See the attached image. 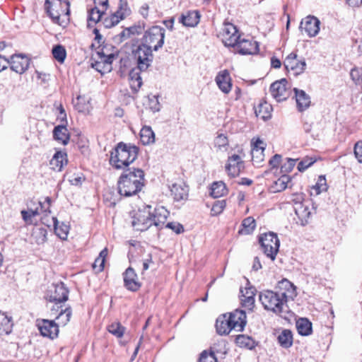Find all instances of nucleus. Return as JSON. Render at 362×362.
Returning <instances> with one entry per match:
<instances>
[{
    "instance_id": "obj_1",
    "label": "nucleus",
    "mask_w": 362,
    "mask_h": 362,
    "mask_svg": "<svg viewBox=\"0 0 362 362\" xmlns=\"http://www.w3.org/2000/svg\"><path fill=\"white\" fill-rule=\"evenodd\" d=\"M151 206H146L142 210H139L132 217V225L138 231H145L151 226L157 230L163 228L169 215L168 211L163 206H159L151 211Z\"/></svg>"
},
{
    "instance_id": "obj_2",
    "label": "nucleus",
    "mask_w": 362,
    "mask_h": 362,
    "mask_svg": "<svg viewBox=\"0 0 362 362\" xmlns=\"http://www.w3.org/2000/svg\"><path fill=\"white\" fill-rule=\"evenodd\" d=\"M144 185V173L139 168L127 169L120 175L117 187L123 197H131L140 192Z\"/></svg>"
},
{
    "instance_id": "obj_3",
    "label": "nucleus",
    "mask_w": 362,
    "mask_h": 362,
    "mask_svg": "<svg viewBox=\"0 0 362 362\" xmlns=\"http://www.w3.org/2000/svg\"><path fill=\"white\" fill-rule=\"evenodd\" d=\"M138 153L136 146L119 143L110 153V163L116 169H123L136 159Z\"/></svg>"
},
{
    "instance_id": "obj_4",
    "label": "nucleus",
    "mask_w": 362,
    "mask_h": 362,
    "mask_svg": "<svg viewBox=\"0 0 362 362\" xmlns=\"http://www.w3.org/2000/svg\"><path fill=\"white\" fill-rule=\"evenodd\" d=\"M45 8L54 23L65 26L69 21L70 3L68 0H46Z\"/></svg>"
},
{
    "instance_id": "obj_5",
    "label": "nucleus",
    "mask_w": 362,
    "mask_h": 362,
    "mask_svg": "<svg viewBox=\"0 0 362 362\" xmlns=\"http://www.w3.org/2000/svg\"><path fill=\"white\" fill-rule=\"evenodd\" d=\"M117 57V54L107 53L105 49L102 48L92 55L90 66L101 74L109 73L112 69V62Z\"/></svg>"
},
{
    "instance_id": "obj_6",
    "label": "nucleus",
    "mask_w": 362,
    "mask_h": 362,
    "mask_svg": "<svg viewBox=\"0 0 362 362\" xmlns=\"http://www.w3.org/2000/svg\"><path fill=\"white\" fill-rule=\"evenodd\" d=\"M259 298L264 309L276 314H280L284 311L286 305L285 299L281 298L276 291H264L259 293Z\"/></svg>"
},
{
    "instance_id": "obj_7",
    "label": "nucleus",
    "mask_w": 362,
    "mask_h": 362,
    "mask_svg": "<svg viewBox=\"0 0 362 362\" xmlns=\"http://www.w3.org/2000/svg\"><path fill=\"white\" fill-rule=\"evenodd\" d=\"M165 29L160 26H153L146 31L141 45L151 50L158 51L164 43Z\"/></svg>"
},
{
    "instance_id": "obj_8",
    "label": "nucleus",
    "mask_w": 362,
    "mask_h": 362,
    "mask_svg": "<svg viewBox=\"0 0 362 362\" xmlns=\"http://www.w3.org/2000/svg\"><path fill=\"white\" fill-rule=\"evenodd\" d=\"M132 57L136 62V67L141 71H146L153 59L152 50L141 44L132 51Z\"/></svg>"
},
{
    "instance_id": "obj_9",
    "label": "nucleus",
    "mask_w": 362,
    "mask_h": 362,
    "mask_svg": "<svg viewBox=\"0 0 362 362\" xmlns=\"http://www.w3.org/2000/svg\"><path fill=\"white\" fill-rule=\"evenodd\" d=\"M263 252L272 260H274L279 251L280 242L274 233H265L259 238Z\"/></svg>"
},
{
    "instance_id": "obj_10",
    "label": "nucleus",
    "mask_w": 362,
    "mask_h": 362,
    "mask_svg": "<svg viewBox=\"0 0 362 362\" xmlns=\"http://www.w3.org/2000/svg\"><path fill=\"white\" fill-rule=\"evenodd\" d=\"M68 296L69 290L62 282L52 284L46 294V298L56 304L66 301Z\"/></svg>"
},
{
    "instance_id": "obj_11",
    "label": "nucleus",
    "mask_w": 362,
    "mask_h": 362,
    "mask_svg": "<svg viewBox=\"0 0 362 362\" xmlns=\"http://www.w3.org/2000/svg\"><path fill=\"white\" fill-rule=\"evenodd\" d=\"M303 199L302 194H296V198H294L293 201L294 202L293 207L295 213L300 221L301 225L305 226L308 222L311 212L308 205L302 202Z\"/></svg>"
},
{
    "instance_id": "obj_12",
    "label": "nucleus",
    "mask_w": 362,
    "mask_h": 362,
    "mask_svg": "<svg viewBox=\"0 0 362 362\" xmlns=\"http://www.w3.org/2000/svg\"><path fill=\"white\" fill-rule=\"evenodd\" d=\"M276 290L281 298L285 299L286 304L288 300H293L297 296L296 286L286 279L278 282Z\"/></svg>"
},
{
    "instance_id": "obj_13",
    "label": "nucleus",
    "mask_w": 362,
    "mask_h": 362,
    "mask_svg": "<svg viewBox=\"0 0 362 362\" xmlns=\"http://www.w3.org/2000/svg\"><path fill=\"white\" fill-rule=\"evenodd\" d=\"M222 41L227 47H233L240 37L237 28L230 23H226L221 33Z\"/></svg>"
},
{
    "instance_id": "obj_14",
    "label": "nucleus",
    "mask_w": 362,
    "mask_h": 362,
    "mask_svg": "<svg viewBox=\"0 0 362 362\" xmlns=\"http://www.w3.org/2000/svg\"><path fill=\"white\" fill-rule=\"evenodd\" d=\"M8 62L12 71L23 74L28 69L30 59L25 54H15L10 57Z\"/></svg>"
},
{
    "instance_id": "obj_15",
    "label": "nucleus",
    "mask_w": 362,
    "mask_h": 362,
    "mask_svg": "<svg viewBox=\"0 0 362 362\" xmlns=\"http://www.w3.org/2000/svg\"><path fill=\"white\" fill-rule=\"evenodd\" d=\"M284 66L286 69H291L295 74H302L306 67V63L304 58H298L296 53L291 52L284 60Z\"/></svg>"
},
{
    "instance_id": "obj_16",
    "label": "nucleus",
    "mask_w": 362,
    "mask_h": 362,
    "mask_svg": "<svg viewBox=\"0 0 362 362\" xmlns=\"http://www.w3.org/2000/svg\"><path fill=\"white\" fill-rule=\"evenodd\" d=\"M288 81L285 78L274 82L270 87L272 95L277 102L285 100L289 96L290 92L287 88Z\"/></svg>"
},
{
    "instance_id": "obj_17",
    "label": "nucleus",
    "mask_w": 362,
    "mask_h": 362,
    "mask_svg": "<svg viewBox=\"0 0 362 362\" xmlns=\"http://www.w3.org/2000/svg\"><path fill=\"white\" fill-rule=\"evenodd\" d=\"M235 52L240 54H254L259 50V45L257 42L240 37L237 44L233 47Z\"/></svg>"
},
{
    "instance_id": "obj_18",
    "label": "nucleus",
    "mask_w": 362,
    "mask_h": 362,
    "mask_svg": "<svg viewBox=\"0 0 362 362\" xmlns=\"http://www.w3.org/2000/svg\"><path fill=\"white\" fill-rule=\"evenodd\" d=\"M38 329L43 337L54 339L59 334V325L54 320H42L38 321Z\"/></svg>"
},
{
    "instance_id": "obj_19",
    "label": "nucleus",
    "mask_w": 362,
    "mask_h": 362,
    "mask_svg": "<svg viewBox=\"0 0 362 362\" xmlns=\"http://www.w3.org/2000/svg\"><path fill=\"white\" fill-rule=\"evenodd\" d=\"M320 23V21L316 17L309 16L302 20L300 29L301 31L304 30L309 37H315L319 33Z\"/></svg>"
},
{
    "instance_id": "obj_20",
    "label": "nucleus",
    "mask_w": 362,
    "mask_h": 362,
    "mask_svg": "<svg viewBox=\"0 0 362 362\" xmlns=\"http://www.w3.org/2000/svg\"><path fill=\"white\" fill-rule=\"evenodd\" d=\"M244 168V162L238 155L233 154L228 157L226 170L230 177H237Z\"/></svg>"
},
{
    "instance_id": "obj_21",
    "label": "nucleus",
    "mask_w": 362,
    "mask_h": 362,
    "mask_svg": "<svg viewBox=\"0 0 362 362\" xmlns=\"http://www.w3.org/2000/svg\"><path fill=\"white\" fill-rule=\"evenodd\" d=\"M229 322L232 324V327L238 332H242L246 324L247 317L245 312L242 310H235L228 314Z\"/></svg>"
},
{
    "instance_id": "obj_22",
    "label": "nucleus",
    "mask_w": 362,
    "mask_h": 362,
    "mask_svg": "<svg viewBox=\"0 0 362 362\" xmlns=\"http://www.w3.org/2000/svg\"><path fill=\"white\" fill-rule=\"evenodd\" d=\"M124 282L125 287L132 291H136L141 287V284L138 281L137 275L134 269L129 267L124 274Z\"/></svg>"
},
{
    "instance_id": "obj_23",
    "label": "nucleus",
    "mask_w": 362,
    "mask_h": 362,
    "mask_svg": "<svg viewBox=\"0 0 362 362\" xmlns=\"http://www.w3.org/2000/svg\"><path fill=\"white\" fill-rule=\"evenodd\" d=\"M216 82L218 88L224 93H228L232 88L230 74L227 70L218 73L216 77Z\"/></svg>"
},
{
    "instance_id": "obj_24",
    "label": "nucleus",
    "mask_w": 362,
    "mask_h": 362,
    "mask_svg": "<svg viewBox=\"0 0 362 362\" xmlns=\"http://www.w3.org/2000/svg\"><path fill=\"white\" fill-rule=\"evenodd\" d=\"M171 194L175 201L186 199L188 197V187L183 182H178L172 185Z\"/></svg>"
},
{
    "instance_id": "obj_25",
    "label": "nucleus",
    "mask_w": 362,
    "mask_h": 362,
    "mask_svg": "<svg viewBox=\"0 0 362 362\" xmlns=\"http://www.w3.org/2000/svg\"><path fill=\"white\" fill-rule=\"evenodd\" d=\"M240 301L243 307L252 310L255 305V288H245V290H240Z\"/></svg>"
},
{
    "instance_id": "obj_26",
    "label": "nucleus",
    "mask_w": 362,
    "mask_h": 362,
    "mask_svg": "<svg viewBox=\"0 0 362 362\" xmlns=\"http://www.w3.org/2000/svg\"><path fill=\"white\" fill-rule=\"evenodd\" d=\"M199 17L197 11H189L181 15L179 22L186 27H194L199 23Z\"/></svg>"
},
{
    "instance_id": "obj_27",
    "label": "nucleus",
    "mask_w": 362,
    "mask_h": 362,
    "mask_svg": "<svg viewBox=\"0 0 362 362\" xmlns=\"http://www.w3.org/2000/svg\"><path fill=\"white\" fill-rule=\"evenodd\" d=\"M228 314H223L219 316L216 322V328L217 332L221 335L228 334L229 332L234 329L232 324L229 322Z\"/></svg>"
},
{
    "instance_id": "obj_28",
    "label": "nucleus",
    "mask_w": 362,
    "mask_h": 362,
    "mask_svg": "<svg viewBox=\"0 0 362 362\" xmlns=\"http://www.w3.org/2000/svg\"><path fill=\"white\" fill-rule=\"evenodd\" d=\"M66 163V154L62 151H57L49 161L50 168L54 171L59 172Z\"/></svg>"
},
{
    "instance_id": "obj_29",
    "label": "nucleus",
    "mask_w": 362,
    "mask_h": 362,
    "mask_svg": "<svg viewBox=\"0 0 362 362\" xmlns=\"http://www.w3.org/2000/svg\"><path fill=\"white\" fill-rule=\"evenodd\" d=\"M293 91L295 92V97L298 110L300 111H303L307 109L310 104V96L304 90H298L296 88L293 89Z\"/></svg>"
},
{
    "instance_id": "obj_30",
    "label": "nucleus",
    "mask_w": 362,
    "mask_h": 362,
    "mask_svg": "<svg viewBox=\"0 0 362 362\" xmlns=\"http://www.w3.org/2000/svg\"><path fill=\"white\" fill-rule=\"evenodd\" d=\"M53 136L55 140L62 144L66 145L69 141V134L64 124L58 125L53 130Z\"/></svg>"
},
{
    "instance_id": "obj_31",
    "label": "nucleus",
    "mask_w": 362,
    "mask_h": 362,
    "mask_svg": "<svg viewBox=\"0 0 362 362\" xmlns=\"http://www.w3.org/2000/svg\"><path fill=\"white\" fill-rule=\"evenodd\" d=\"M141 71H142L139 69L136 66L132 69V70L129 71V83L131 88L134 91H137L142 85V79L140 75Z\"/></svg>"
},
{
    "instance_id": "obj_32",
    "label": "nucleus",
    "mask_w": 362,
    "mask_h": 362,
    "mask_svg": "<svg viewBox=\"0 0 362 362\" xmlns=\"http://www.w3.org/2000/svg\"><path fill=\"white\" fill-rule=\"evenodd\" d=\"M73 104L78 112L88 113L90 112L89 99L84 95H78L76 99H74Z\"/></svg>"
},
{
    "instance_id": "obj_33",
    "label": "nucleus",
    "mask_w": 362,
    "mask_h": 362,
    "mask_svg": "<svg viewBox=\"0 0 362 362\" xmlns=\"http://www.w3.org/2000/svg\"><path fill=\"white\" fill-rule=\"evenodd\" d=\"M52 219L56 235L62 240H66L68 237L69 226L64 223H59L56 217H52Z\"/></svg>"
},
{
    "instance_id": "obj_34",
    "label": "nucleus",
    "mask_w": 362,
    "mask_h": 362,
    "mask_svg": "<svg viewBox=\"0 0 362 362\" xmlns=\"http://www.w3.org/2000/svg\"><path fill=\"white\" fill-rule=\"evenodd\" d=\"M228 192V189L225 183L222 181L214 182L211 187L210 194L214 198H218L226 195Z\"/></svg>"
},
{
    "instance_id": "obj_35",
    "label": "nucleus",
    "mask_w": 362,
    "mask_h": 362,
    "mask_svg": "<svg viewBox=\"0 0 362 362\" xmlns=\"http://www.w3.org/2000/svg\"><path fill=\"white\" fill-rule=\"evenodd\" d=\"M296 328L298 333L303 336H308L312 333V323L306 318H300L297 320Z\"/></svg>"
},
{
    "instance_id": "obj_36",
    "label": "nucleus",
    "mask_w": 362,
    "mask_h": 362,
    "mask_svg": "<svg viewBox=\"0 0 362 362\" xmlns=\"http://www.w3.org/2000/svg\"><path fill=\"white\" fill-rule=\"evenodd\" d=\"M47 230L43 228L34 229L31 235V241L37 245H42L47 241Z\"/></svg>"
},
{
    "instance_id": "obj_37",
    "label": "nucleus",
    "mask_w": 362,
    "mask_h": 362,
    "mask_svg": "<svg viewBox=\"0 0 362 362\" xmlns=\"http://www.w3.org/2000/svg\"><path fill=\"white\" fill-rule=\"evenodd\" d=\"M12 327L11 317L0 311V334H8L12 330Z\"/></svg>"
},
{
    "instance_id": "obj_38",
    "label": "nucleus",
    "mask_w": 362,
    "mask_h": 362,
    "mask_svg": "<svg viewBox=\"0 0 362 362\" xmlns=\"http://www.w3.org/2000/svg\"><path fill=\"white\" fill-rule=\"evenodd\" d=\"M140 138L144 145H149L155 141V134L150 127H144L141 129Z\"/></svg>"
},
{
    "instance_id": "obj_39",
    "label": "nucleus",
    "mask_w": 362,
    "mask_h": 362,
    "mask_svg": "<svg viewBox=\"0 0 362 362\" xmlns=\"http://www.w3.org/2000/svg\"><path fill=\"white\" fill-rule=\"evenodd\" d=\"M235 342L240 347L252 349L255 347V341L250 337L245 334L238 335L235 338Z\"/></svg>"
},
{
    "instance_id": "obj_40",
    "label": "nucleus",
    "mask_w": 362,
    "mask_h": 362,
    "mask_svg": "<svg viewBox=\"0 0 362 362\" xmlns=\"http://www.w3.org/2000/svg\"><path fill=\"white\" fill-rule=\"evenodd\" d=\"M278 341L284 348H288L293 344V334L291 330L284 329L278 336Z\"/></svg>"
},
{
    "instance_id": "obj_41",
    "label": "nucleus",
    "mask_w": 362,
    "mask_h": 362,
    "mask_svg": "<svg viewBox=\"0 0 362 362\" xmlns=\"http://www.w3.org/2000/svg\"><path fill=\"white\" fill-rule=\"evenodd\" d=\"M291 181V177L287 175H281L277 180H276L272 189L274 192H281L284 190L288 185V183Z\"/></svg>"
},
{
    "instance_id": "obj_42",
    "label": "nucleus",
    "mask_w": 362,
    "mask_h": 362,
    "mask_svg": "<svg viewBox=\"0 0 362 362\" xmlns=\"http://www.w3.org/2000/svg\"><path fill=\"white\" fill-rule=\"evenodd\" d=\"M271 110L272 106L267 103H264L258 105L255 110V113L257 117L265 121L271 117Z\"/></svg>"
},
{
    "instance_id": "obj_43",
    "label": "nucleus",
    "mask_w": 362,
    "mask_h": 362,
    "mask_svg": "<svg viewBox=\"0 0 362 362\" xmlns=\"http://www.w3.org/2000/svg\"><path fill=\"white\" fill-rule=\"evenodd\" d=\"M327 189V185L325 177L321 175L318 177L316 184L312 187L310 194L317 196L322 192H325Z\"/></svg>"
},
{
    "instance_id": "obj_44",
    "label": "nucleus",
    "mask_w": 362,
    "mask_h": 362,
    "mask_svg": "<svg viewBox=\"0 0 362 362\" xmlns=\"http://www.w3.org/2000/svg\"><path fill=\"white\" fill-rule=\"evenodd\" d=\"M72 315V311L71 308H66L65 309H62L60 313L56 317V322L59 326H65L70 320L71 316Z\"/></svg>"
},
{
    "instance_id": "obj_45",
    "label": "nucleus",
    "mask_w": 362,
    "mask_h": 362,
    "mask_svg": "<svg viewBox=\"0 0 362 362\" xmlns=\"http://www.w3.org/2000/svg\"><path fill=\"white\" fill-rule=\"evenodd\" d=\"M104 12V10H100L98 7H94L90 9L88 11V26H90L91 23L95 24L98 23L100 20Z\"/></svg>"
},
{
    "instance_id": "obj_46",
    "label": "nucleus",
    "mask_w": 362,
    "mask_h": 362,
    "mask_svg": "<svg viewBox=\"0 0 362 362\" xmlns=\"http://www.w3.org/2000/svg\"><path fill=\"white\" fill-rule=\"evenodd\" d=\"M107 255V249H103L99 254V256L95 259L93 268L97 272H100L104 269L105 257Z\"/></svg>"
},
{
    "instance_id": "obj_47",
    "label": "nucleus",
    "mask_w": 362,
    "mask_h": 362,
    "mask_svg": "<svg viewBox=\"0 0 362 362\" xmlns=\"http://www.w3.org/2000/svg\"><path fill=\"white\" fill-rule=\"evenodd\" d=\"M52 54L56 60L60 63H63L66 56V52L62 45H57L53 47Z\"/></svg>"
},
{
    "instance_id": "obj_48",
    "label": "nucleus",
    "mask_w": 362,
    "mask_h": 362,
    "mask_svg": "<svg viewBox=\"0 0 362 362\" xmlns=\"http://www.w3.org/2000/svg\"><path fill=\"white\" fill-rule=\"evenodd\" d=\"M110 333L118 338H121L125 332V328L119 322H113L107 327Z\"/></svg>"
},
{
    "instance_id": "obj_49",
    "label": "nucleus",
    "mask_w": 362,
    "mask_h": 362,
    "mask_svg": "<svg viewBox=\"0 0 362 362\" xmlns=\"http://www.w3.org/2000/svg\"><path fill=\"white\" fill-rule=\"evenodd\" d=\"M242 226L243 228L240 230V233L249 234L252 232L256 226L255 220L252 217L249 216L243 221Z\"/></svg>"
},
{
    "instance_id": "obj_50",
    "label": "nucleus",
    "mask_w": 362,
    "mask_h": 362,
    "mask_svg": "<svg viewBox=\"0 0 362 362\" xmlns=\"http://www.w3.org/2000/svg\"><path fill=\"white\" fill-rule=\"evenodd\" d=\"M214 146L219 151H226L228 146V140L224 134L218 135L214 140Z\"/></svg>"
},
{
    "instance_id": "obj_51",
    "label": "nucleus",
    "mask_w": 362,
    "mask_h": 362,
    "mask_svg": "<svg viewBox=\"0 0 362 362\" xmlns=\"http://www.w3.org/2000/svg\"><path fill=\"white\" fill-rule=\"evenodd\" d=\"M117 15L120 16V18H125L131 13V10L128 6L127 1L120 0L117 11L115 12Z\"/></svg>"
},
{
    "instance_id": "obj_52",
    "label": "nucleus",
    "mask_w": 362,
    "mask_h": 362,
    "mask_svg": "<svg viewBox=\"0 0 362 362\" xmlns=\"http://www.w3.org/2000/svg\"><path fill=\"white\" fill-rule=\"evenodd\" d=\"M122 18L117 15L115 13L112 14L110 17L105 18L103 22L106 28H110L117 25Z\"/></svg>"
},
{
    "instance_id": "obj_53",
    "label": "nucleus",
    "mask_w": 362,
    "mask_h": 362,
    "mask_svg": "<svg viewBox=\"0 0 362 362\" xmlns=\"http://www.w3.org/2000/svg\"><path fill=\"white\" fill-rule=\"evenodd\" d=\"M315 161L316 159L306 156L298 163L297 168L300 172H303L311 166Z\"/></svg>"
},
{
    "instance_id": "obj_54",
    "label": "nucleus",
    "mask_w": 362,
    "mask_h": 362,
    "mask_svg": "<svg viewBox=\"0 0 362 362\" xmlns=\"http://www.w3.org/2000/svg\"><path fill=\"white\" fill-rule=\"evenodd\" d=\"M350 76L353 81L356 85L362 83V68H354L350 72Z\"/></svg>"
},
{
    "instance_id": "obj_55",
    "label": "nucleus",
    "mask_w": 362,
    "mask_h": 362,
    "mask_svg": "<svg viewBox=\"0 0 362 362\" xmlns=\"http://www.w3.org/2000/svg\"><path fill=\"white\" fill-rule=\"evenodd\" d=\"M226 206V203L225 200H218L215 202L212 208H211V214L213 216H216L220 214Z\"/></svg>"
},
{
    "instance_id": "obj_56",
    "label": "nucleus",
    "mask_w": 362,
    "mask_h": 362,
    "mask_svg": "<svg viewBox=\"0 0 362 362\" xmlns=\"http://www.w3.org/2000/svg\"><path fill=\"white\" fill-rule=\"evenodd\" d=\"M199 362H217V359L214 352L204 351L200 355Z\"/></svg>"
},
{
    "instance_id": "obj_57",
    "label": "nucleus",
    "mask_w": 362,
    "mask_h": 362,
    "mask_svg": "<svg viewBox=\"0 0 362 362\" xmlns=\"http://www.w3.org/2000/svg\"><path fill=\"white\" fill-rule=\"evenodd\" d=\"M298 159L293 158H287L286 162H285L281 167V171L283 173H290L296 165V161Z\"/></svg>"
},
{
    "instance_id": "obj_58",
    "label": "nucleus",
    "mask_w": 362,
    "mask_h": 362,
    "mask_svg": "<svg viewBox=\"0 0 362 362\" xmlns=\"http://www.w3.org/2000/svg\"><path fill=\"white\" fill-rule=\"evenodd\" d=\"M251 154H252V162L255 164L259 165L261 163L262 161L264 160V151L252 149Z\"/></svg>"
},
{
    "instance_id": "obj_59",
    "label": "nucleus",
    "mask_w": 362,
    "mask_h": 362,
    "mask_svg": "<svg viewBox=\"0 0 362 362\" xmlns=\"http://www.w3.org/2000/svg\"><path fill=\"white\" fill-rule=\"evenodd\" d=\"M21 213L23 221L26 223L31 222L32 218L39 214L38 209H36L35 210H30L28 211L23 210L21 211Z\"/></svg>"
},
{
    "instance_id": "obj_60",
    "label": "nucleus",
    "mask_w": 362,
    "mask_h": 362,
    "mask_svg": "<svg viewBox=\"0 0 362 362\" xmlns=\"http://www.w3.org/2000/svg\"><path fill=\"white\" fill-rule=\"evenodd\" d=\"M165 228H170L177 234H180L184 231L182 225L177 222L168 223L166 225L164 224Z\"/></svg>"
},
{
    "instance_id": "obj_61",
    "label": "nucleus",
    "mask_w": 362,
    "mask_h": 362,
    "mask_svg": "<svg viewBox=\"0 0 362 362\" xmlns=\"http://www.w3.org/2000/svg\"><path fill=\"white\" fill-rule=\"evenodd\" d=\"M354 154L359 163H362V141H358L354 146Z\"/></svg>"
},
{
    "instance_id": "obj_62",
    "label": "nucleus",
    "mask_w": 362,
    "mask_h": 362,
    "mask_svg": "<svg viewBox=\"0 0 362 362\" xmlns=\"http://www.w3.org/2000/svg\"><path fill=\"white\" fill-rule=\"evenodd\" d=\"M281 160V156L279 154L274 155L270 160H269V165L272 168H276Z\"/></svg>"
},
{
    "instance_id": "obj_63",
    "label": "nucleus",
    "mask_w": 362,
    "mask_h": 362,
    "mask_svg": "<svg viewBox=\"0 0 362 362\" xmlns=\"http://www.w3.org/2000/svg\"><path fill=\"white\" fill-rule=\"evenodd\" d=\"M95 4V7L102 6L103 9L105 11L107 8L108 0H93Z\"/></svg>"
},
{
    "instance_id": "obj_64",
    "label": "nucleus",
    "mask_w": 362,
    "mask_h": 362,
    "mask_svg": "<svg viewBox=\"0 0 362 362\" xmlns=\"http://www.w3.org/2000/svg\"><path fill=\"white\" fill-rule=\"evenodd\" d=\"M9 65L8 59L0 55V72L7 68Z\"/></svg>"
}]
</instances>
